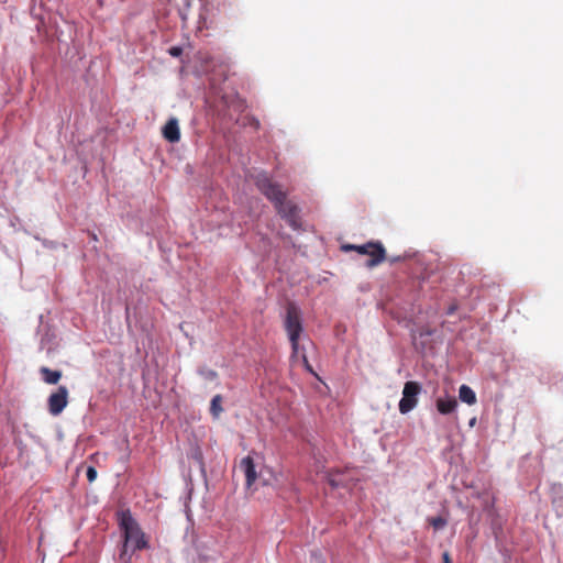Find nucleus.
Instances as JSON below:
<instances>
[{"label":"nucleus","instance_id":"nucleus-1","mask_svg":"<svg viewBox=\"0 0 563 563\" xmlns=\"http://www.w3.org/2000/svg\"><path fill=\"white\" fill-rule=\"evenodd\" d=\"M255 183L260 191L274 203L277 213L288 225L294 230L300 229L299 208L296 203L286 199V192L282 190L280 186L264 173L256 176Z\"/></svg>","mask_w":563,"mask_h":563},{"label":"nucleus","instance_id":"nucleus-2","mask_svg":"<svg viewBox=\"0 0 563 563\" xmlns=\"http://www.w3.org/2000/svg\"><path fill=\"white\" fill-rule=\"evenodd\" d=\"M120 527L124 534V544L121 556L125 555L130 545L132 552L148 548V542L139 523L134 520L129 511L122 512L120 517Z\"/></svg>","mask_w":563,"mask_h":563},{"label":"nucleus","instance_id":"nucleus-3","mask_svg":"<svg viewBox=\"0 0 563 563\" xmlns=\"http://www.w3.org/2000/svg\"><path fill=\"white\" fill-rule=\"evenodd\" d=\"M284 328L291 344L292 355H297L299 353V338L303 328L300 310L295 303H288L286 308Z\"/></svg>","mask_w":563,"mask_h":563},{"label":"nucleus","instance_id":"nucleus-4","mask_svg":"<svg viewBox=\"0 0 563 563\" xmlns=\"http://www.w3.org/2000/svg\"><path fill=\"white\" fill-rule=\"evenodd\" d=\"M420 393L421 386L418 382L409 380L405 383L402 398L399 401L400 413L406 415L417 406Z\"/></svg>","mask_w":563,"mask_h":563},{"label":"nucleus","instance_id":"nucleus-5","mask_svg":"<svg viewBox=\"0 0 563 563\" xmlns=\"http://www.w3.org/2000/svg\"><path fill=\"white\" fill-rule=\"evenodd\" d=\"M357 253L362 255H368L369 260L366 263L367 267H375L383 263L386 258V251L380 242H367L363 245H358Z\"/></svg>","mask_w":563,"mask_h":563},{"label":"nucleus","instance_id":"nucleus-6","mask_svg":"<svg viewBox=\"0 0 563 563\" xmlns=\"http://www.w3.org/2000/svg\"><path fill=\"white\" fill-rule=\"evenodd\" d=\"M68 389L66 386H59L52 393L47 399V408L52 416H58L68 405Z\"/></svg>","mask_w":563,"mask_h":563},{"label":"nucleus","instance_id":"nucleus-7","mask_svg":"<svg viewBox=\"0 0 563 563\" xmlns=\"http://www.w3.org/2000/svg\"><path fill=\"white\" fill-rule=\"evenodd\" d=\"M240 470L243 472L245 476L246 487L251 488L257 478V473L255 470L254 461L250 455L241 460Z\"/></svg>","mask_w":563,"mask_h":563},{"label":"nucleus","instance_id":"nucleus-8","mask_svg":"<svg viewBox=\"0 0 563 563\" xmlns=\"http://www.w3.org/2000/svg\"><path fill=\"white\" fill-rule=\"evenodd\" d=\"M163 136L170 143H176L180 140V131L177 119L172 118L167 121L163 128Z\"/></svg>","mask_w":563,"mask_h":563},{"label":"nucleus","instance_id":"nucleus-9","mask_svg":"<svg viewBox=\"0 0 563 563\" xmlns=\"http://www.w3.org/2000/svg\"><path fill=\"white\" fill-rule=\"evenodd\" d=\"M437 410L442 415L452 413L456 407L457 401L454 397L438 398L435 401Z\"/></svg>","mask_w":563,"mask_h":563},{"label":"nucleus","instance_id":"nucleus-10","mask_svg":"<svg viewBox=\"0 0 563 563\" xmlns=\"http://www.w3.org/2000/svg\"><path fill=\"white\" fill-rule=\"evenodd\" d=\"M40 373L42 375L43 380L49 385L57 384L59 382V379L62 378L60 371H53L46 366H42L40 368Z\"/></svg>","mask_w":563,"mask_h":563},{"label":"nucleus","instance_id":"nucleus-11","mask_svg":"<svg viewBox=\"0 0 563 563\" xmlns=\"http://www.w3.org/2000/svg\"><path fill=\"white\" fill-rule=\"evenodd\" d=\"M459 398L463 402H465V404H467L470 406H472V405H474L476 402V395H475L474 390L470 386H467V385H462L460 387V389H459Z\"/></svg>","mask_w":563,"mask_h":563},{"label":"nucleus","instance_id":"nucleus-12","mask_svg":"<svg viewBox=\"0 0 563 563\" xmlns=\"http://www.w3.org/2000/svg\"><path fill=\"white\" fill-rule=\"evenodd\" d=\"M222 397L220 395H216L210 405V411L214 417H219V415L222 412L223 408L221 406Z\"/></svg>","mask_w":563,"mask_h":563},{"label":"nucleus","instance_id":"nucleus-13","mask_svg":"<svg viewBox=\"0 0 563 563\" xmlns=\"http://www.w3.org/2000/svg\"><path fill=\"white\" fill-rule=\"evenodd\" d=\"M342 473L341 472H330L327 476L328 478V483L332 486V487H339V486H342L343 485V479H342Z\"/></svg>","mask_w":563,"mask_h":563},{"label":"nucleus","instance_id":"nucleus-14","mask_svg":"<svg viewBox=\"0 0 563 563\" xmlns=\"http://www.w3.org/2000/svg\"><path fill=\"white\" fill-rule=\"evenodd\" d=\"M429 523L435 529L440 530L446 526V519L442 517H432L429 519Z\"/></svg>","mask_w":563,"mask_h":563},{"label":"nucleus","instance_id":"nucleus-15","mask_svg":"<svg viewBox=\"0 0 563 563\" xmlns=\"http://www.w3.org/2000/svg\"><path fill=\"white\" fill-rule=\"evenodd\" d=\"M199 374L208 380H214L218 377L217 372L210 368H202L199 371Z\"/></svg>","mask_w":563,"mask_h":563},{"label":"nucleus","instance_id":"nucleus-16","mask_svg":"<svg viewBox=\"0 0 563 563\" xmlns=\"http://www.w3.org/2000/svg\"><path fill=\"white\" fill-rule=\"evenodd\" d=\"M86 475H87L88 482L92 483V482L96 481L98 473H97V470L93 466H89L87 468Z\"/></svg>","mask_w":563,"mask_h":563},{"label":"nucleus","instance_id":"nucleus-17","mask_svg":"<svg viewBox=\"0 0 563 563\" xmlns=\"http://www.w3.org/2000/svg\"><path fill=\"white\" fill-rule=\"evenodd\" d=\"M168 52H169V54H170L172 56H174V57H178V56H180V55H181V53H183V48H181V47H179V46H173V47H170V48H169V51H168Z\"/></svg>","mask_w":563,"mask_h":563},{"label":"nucleus","instance_id":"nucleus-18","mask_svg":"<svg viewBox=\"0 0 563 563\" xmlns=\"http://www.w3.org/2000/svg\"><path fill=\"white\" fill-rule=\"evenodd\" d=\"M357 247H358V245H355V244H343L341 246V250L344 252H351V251L357 252Z\"/></svg>","mask_w":563,"mask_h":563},{"label":"nucleus","instance_id":"nucleus-19","mask_svg":"<svg viewBox=\"0 0 563 563\" xmlns=\"http://www.w3.org/2000/svg\"><path fill=\"white\" fill-rule=\"evenodd\" d=\"M455 310H456V306H455V305H452V306H450V307L448 308V310H446V314H449V316H450V314H453V313L455 312Z\"/></svg>","mask_w":563,"mask_h":563},{"label":"nucleus","instance_id":"nucleus-20","mask_svg":"<svg viewBox=\"0 0 563 563\" xmlns=\"http://www.w3.org/2000/svg\"><path fill=\"white\" fill-rule=\"evenodd\" d=\"M443 562L444 563H452L450 554L448 552L443 553Z\"/></svg>","mask_w":563,"mask_h":563}]
</instances>
